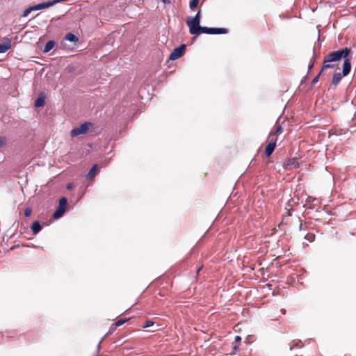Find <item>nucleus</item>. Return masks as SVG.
Returning <instances> with one entry per match:
<instances>
[{
    "label": "nucleus",
    "mask_w": 356,
    "mask_h": 356,
    "mask_svg": "<svg viewBox=\"0 0 356 356\" xmlns=\"http://www.w3.org/2000/svg\"><path fill=\"white\" fill-rule=\"evenodd\" d=\"M321 73H322V72H320L318 73V74L316 77H314V79H313V80H312V85L316 84V83L318 81V79H319V77H320V76H321Z\"/></svg>",
    "instance_id": "obj_25"
},
{
    "label": "nucleus",
    "mask_w": 356,
    "mask_h": 356,
    "mask_svg": "<svg viewBox=\"0 0 356 356\" xmlns=\"http://www.w3.org/2000/svg\"><path fill=\"white\" fill-rule=\"evenodd\" d=\"M154 321L150 320H147L145 323L142 325L143 328H147L149 327H151L154 325Z\"/></svg>",
    "instance_id": "obj_21"
},
{
    "label": "nucleus",
    "mask_w": 356,
    "mask_h": 356,
    "mask_svg": "<svg viewBox=\"0 0 356 356\" xmlns=\"http://www.w3.org/2000/svg\"><path fill=\"white\" fill-rule=\"evenodd\" d=\"M197 33H193V35H199L201 33L206 34H226L228 33V30L225 28H209L205 26H200L197 29Z\"/></svg>",
    "instance_id": "obj_3"
},
{
    "label": "nucleus",
    "mask_w": 356,
    "mask_h": 356,
    "mask_svg": "<svg viewBox=\"0 0 356 356\" xmlns=\"http://www.w3.org/2000/svg\"><path fill=\"white\" fill-rule=\"evenodd\" d=\"M11 46V40L8 38H4L3 42L0 44V54L6 52Z\"/></svg>",
    "instance_id": "obj_6"
},
{
    "label": "nucleus",
    "mask_w": 356,
    "mask_h": 356,
    "mask_svg": "<svg viewBox=\"0 0 356 356\" xmlns=\"http://www.w3.org/2000/svg\"><path fill=\"white\" fill-rule=\"evenodd\" d=\"M343 76H344L340 72L334 73L332 79L331 84L336 87L340 83Z\"/></svg>",
    "instance_id": "obj_9"
},
{
    "label": "nucleus",
    "mask_w": 356,
    "mask_h": 356,
    "mask_svg": "<svg viewBox=\"0 0 356 356\" xmlns=\"http://www.w3.org/2000/svg\"><path fill=\"white\" fill-rule=\"evenodd\" d=\"M72 188V184H68L67 186V189H71Z\"/></svg>",
    "instance_id": "obj_32"
},
{
    "label": "nucleus",
    "mask_w": 356,
    "mask_h": 356,
    "mask_svg": "<svg viewBox=\"0 0 356 356\" xmlns=\"http://www.w3.org/2000/svg\"><path fill=\"white\" fill-rule=\"evenodd\" d=\"M92 127V123L86 122L82 123L79 127L72 129L70 131L72 137H76L79 135L85 134L88 132L89 129Z\"/></svg>",
    "instance_id": "obj_4"
},
{
    "label": "nucleus",
    "mask_w": 356,
    "mask_h": 356,
    "mask_svg": "<svg viewBox=\"0 0 356 356\" xmlns=\"http://www.w3.org/2000/svg\"><path fill=\"white\" fill-rule=\"evenodd\" d=\"M65 210L63 209V208H57V209L55 211V212L53 214V217L54 218H60L63 213H65Z\"/></svg>",
    "instance_id": "obj_13"
},
{
    "label": "nucleus",
    "mask_w": 356,
    "mask_h": 356,
    "mask_svg": "<svg viewBox=\"0 0 356 356\" xmlns=\"http://www.w3.org/2000/svg\"><path fill=\"white\" fill-rule=\"evenodd\" d=\"M241 337L240 336H236L235 338H234V341L236 343H238V342H241Z\"/></svg>",
    "instance_id": "obj_29"
},
{
    "label": "nucleus",
    "mask_w": 356,
    "mask_h": 356,
    "mask_svg": "<svg viewBox=\"0 0 356 356\" xmlns=\"http://www.w3.org/2000/svg\"><path fill=\"white\" fill-rule=\"evenodd\" d=\"M161 1L164 3H170L171 2V0H161Z\"/></svg>",
    "instance_id": "obj_31"
},
{
    "label": "nucleus",
    "mask_w": 356,
    "mask_h": 356,
    "mask_svg": "<svg viewBox=\"0 0 356 356\" xmlns=\"http://www.w3.org/2000/svg\"><path fill=\"white\" fill-rule=\"evenodd\" d=\"M116 328H117V327L115 325L114 323H113L111 325V327H110V328H109L106 335L108 336V335L112 334L115 331Z\"/></svg>",
    "instance_id": "obj_23"
},
{
    "label": "nucleus",
    "mask_w": 356,
    "mask_h": 356,
    "mask_svg": "<svg viewBox=\"0 0 356 356\" xmlns=\"http://www.w3.org/2000/svg\"><path fill=\"white\" fill-rule=\"evenodd\" d=\"M65 40L74 42H76L79 41L78 38L74 34L71 33H69L66 35Z\"/></svg>",
    "instance_id": "obj_14"
},
{
    "label": "nucleus",
    "mask_w": 356,
    "mask_h": 356,
    "mask_svg": "<svg viewBox=\"0 0 356 356\" xmlns=\"http://www.w3.org/2000/svg\"><path fill=\"white\" fill-rule=\"evenodd\" d=\"M67 204V200L65 197H62L59 200V205L58 208H63V209L66 210Z\"/></svg>",
    "instance_id": "obj_16"
},
{
    "label": "nucleus",
    "mask_w": 356,
    "mask_h": 356,
    "mask_svg": "<svg viewBox=\"0 0 356 356\" xmlns=\"http://www.w3.org/2000/svg\"><path fill=\"white\" fill-rule=\"evenodd\" d=\"M33 10H34L33 6L26 9L24 12L23 16H24V17L27 16L31 13V11Z\"/></svg>",
    "instance_id": "obj_27"
},
{
    "label": "nucleus",
    "mask_w": 356,
    "mask_h": 356,
    "mask_svg": "<svg viewBox=\"0 0 356 356\" xmlns=\"http://www.w3.org/2000/svg\"><path fill=\"white\" fill-rule=\"evenodd\" d=\"M334 67H335V64H330V63H323V67H322L321 72H323V71L325 69L333 68Z\"/></svg>",
    "instance_id": "obj_20"
},
{
    "label": "nucleus",
    "mask_w": 356,
    "mask_h": 356,
    "mask_svg": "<svg viewBox=\"0 0 356 356\" xmlns=\"http://www.w3.org/2000/svg\"><path fill=\"white\" fill-rule=\"evenodd\" d=\"M42 229V226L39 221H35L31 225V230L34 234H37Z\"/></svg>",
    "instance_id": "obj_11"
},
{
    "label": "nucleus",
    "mask_w": 356,
    "mask_h": 356,
    "mask_svg": "<svg viewBox=\"0 0 356 356\" xmlns=\"http://www.w3.org/2000/svg\"><path fill=\"white\" fill-rule=\"evenodd\" d=\"M312 66H313V63H312V64L309 65V69H310V68H312Z\"/></svg>",
    "instance_id": "obj_35"
},
{
    "label": "nucleus",
    "mask_w": 356,
    "mask_h": 356,
    "mask_svg": "<svg viewBox=\"0 0 356 356\" xmlns=\"http://www.w3.org/2000/svg\"><path fill=\"white\" fill-rule=\"evenodd\" d=\"M202 268V267L201 266V267H200V268H197V274H198V273H199V272L201 270Z\"/></svg>",
    "instance_id": "obj_33"
},
{
    "label": "nucleus",
    "mask_w": 356,
    "mask_h": 356,
    "mask_svg": "<svg viewBox=\"0 0 356 356\" xmlns=\"http://www.w3.org/2000/svg\"><path fill=\"white\" fill-rule=\"evenodd\" d=\"M199 3V0H191L190 1V8L191 9L195 8Z\"/></svg>",
    "instance_id": "obj_22"
},
{
    "label": "nucleus",
    "mask_w": 356,
    "mask_h": 356,
    "mask_svg": "<svg viewBox=\"0 0 356 356\" xmlns=\"http://www.w3.org/2000/svg\"><path fill=\"white\" fill-rule=\"evenodd\" d=\"M6 143V139L3 137L0 138V147L5 145Z\"/></svg>",
    "instance_id": "obj_28"
},
{
    "label": "nucleus",
    "mask_w": 356,
    "mask_h": 356,
    "mask_svg": "<svg viewBox=\"0 0 356 356\" xmlns=\"http://www.w3.org/2000/svg\"><path fill=\"white\" fill-rule=\"evenodd\" d=\"M55 42L54 40H49L48 41L44 47V49H43V52L44 53H47L49 52L50 50H51L54 46H55Z\"/></svg>",
    "instance_id": "obj_12"
},
{
    "label": "nucleus",
    "mask_w": 356,
    "mask_h": 356,
    "mask_svg": "<svg viewBox=\"0 0 356 356\" xmlns=\"http://www.w3.org/2000/svg\"><path fill=\"white\" fill-rule=\"evenodd\" d=\"M268 140L269 143H273L275 145H276L277 140V136L273 134V133H270L268 137Z\"/></svg>",
    "instance_id": "obj_17"
},
{
    "label": "nucleus",
    "mask_w": 356,
    "mask_h": 356,
    "mask_svg": "<svg viewBox=\"0 0 356 356\" xmlns=\"http://www.w3.org/2000/svg\"><path fill=\"white\" fill-rule=\"evenodd\" d=\"M32 213V209L31 208H26L24 211V215L26 217H29L31 216Z\"/></svg>",
    "instance_id": "obj_26"
},
{
    "label": "nucleus",
    "mask_w": 356,
    "mask_h": 356,
    "mask_svg": "<svg viewBox=\"0 0 356 356\" xmlns=\"http://www.w3.org/2000/svg\"><path fill=\"white\" fill-rule=\"evenodd\" d=\"M286 164L287 165H293L295 168H299V163L296 158H291L288 159V161L286 162Z\"/></svg>",
    "instance_id": "obj_15"
},
{
    "label": "nucleus",
    "mask_w": 356,
    "mask_h": 356,
    "mask_svg": "<svg viewBox=\"0 0 356 356\" xmlns=\"http://www.w3.org/2000/svg\"><path fill=\"white\" fill-rule=\"evenodd\" d=\"M186 47V44H184L180 45L179 47L174 49L169 56V59L175 60L181 57L185 53Z\"/></svg>",
    "instance_id": "obj_5"
},
{
    "label": "nucleus",
    "mask_w": 356,
    "mask_h": 356,
    "mask_svg": "<svg viewBox=\"0 0 356 356\" xmlns=\"http://www.w3.org/2000/svg\"><path fill=\"white\" fill-rule=\"evenodd\" d=\"M98 173V165L95 164L92 165V168L90 170V171L88 172L86 177L90 180H93L95 177Z\"/></svg>",
    "instance_id": "obj_8"
},
{
    "label": "nucleus",
    "mask_w": 356,
    "mask_h": 356,
    "mask_svg": "<svg viewBox=\"0 0 356 356\" xmlns=\"http://www.w3.org/2000/svg\"><path fill=\"white\" fill-rule=\"evenodd\" d=\"M350 53V49L346 47L343 49L329 53L324 57L323 63H332L344 58L343 63V75L347 76L351 70L350 60L348 58V56Z\"/></svg>",
    "instance_id": "obj_1"
},
{
    "label": "nucleus",
    "mask_w": 356,
    "mask_h": 356,
    "mask_svg": "<svg viewBox=\"0 0 356 356\" xmlns=\"http://www.w3.org/2000/svg\"><path fill=\"white\" fill-rule=\"evenodd\" d=\"M302 229V224L300 223L299 229L301 230Z\"/></svg>",
    "instance_id": "obj_34"
},
{
    "label": "nucleus",
    "mask_w": 356,
    "mask_h": 356,
    "mask_svg": "<svg viewBox=\"0 0 356 356\" xmlns=\"http://www.w3.org/2000/svg\"><path fill=\"white\" fill-rule=\"evenodd\" d=\"M276 147V145L273 143H268L265 148V154L267 157H269L274 152Z\"/></svg>",
    "instance_id": "obj_10"
},
{
    "label": "nucleus",
    "mask_w": 356,
    "mask_h": 356,
    "mask_svg": "<svg viewBox=\"0 0 356 356\" xmlns=\"http://www.w3.org/2000/svg\"><path fill=\"white\" fill-rule=\"evenodd\" d=\"M45 104V95L44 92H40L38 97L35 102V107H42Z\"/></svg>",
    "instance_id": "obj_7"
},
{
    "label": "nucleus",
    "mask_w": 356,
    "mask_h": 356,
    "mask_svg": "<svg viewBox=\"0 0 356 356\" xmlns=\"http://www.w3.org/2000/svg\"><path fill=\"white\" fill-rule=\"evenodd\" d=\"M127 319H119L115 323H114L115 325L118 327L122 325H123L125 322H127Z\"/></svg>",
    "instance_id": "obj_24"
},
{
    "label": "nucleus",
    "mask_w": 356,
    "mask_h": 356,
    "mask_svg": "<svg viewBox=\"0 0 356 356\" xmlns=\"http://www.w3.org/2000/svg\"><path fill=\"white\" fill-rule=\"evenodd\" d=\"M238 346H236V345H235V346L233 347V351H232V354H235V353H236V351H238Z\"/></svg>",
    "instance_id": "obj_30"
},
{
    "label": "nucleus",
    "mask_w": 356,
    "mask_h": 356,
    "mask_svg": "<svg viewBox=\"0 0 356 356\" xmlns=\"http://www.w3.org/2000/svg\"><path fill=\"white\" fill-rule=\"evenodd\" d=\"M201 10L196 13V15L193 18H188L186 19V22L188 26L189 27V32L191 35L193 33H197V29L200 27V19H201Z\"/></svg>",
    "instance_id": "obj_2"
},
{
    "label": "nucleus",
    "mask_w": 356,
    "mask_h": 356,
    "mask_svg": "<svg viewBox=\"0 0 356 356\" xmlns=\"http://www.w3.org/2000/svg\"><path fill=\"white\" fill-rule=\"evenodd\" d=\"M305 238L312 243L315 240V234L313 233H308L305 236Z\"/></svg>",
    "instance_id": "obj_18"
},
{
    "label": "nucleus",
    "mask_w": 356,
    "mask_h": 356,
    "mask_svg": "<svg viewBox=\"0 0 356 356\" xmlns=\"http://www.w3.org/2000/svg\"><path fill=\"white\" fill-rule=\"evenodd\" d=\"M282 131H283V129H282V126L278 124L276 126L275 130L273 134L276 136H279L280 134H281L282 133Z\"/></svg>",
    "instance_id": "obj_19"
}]
</instances>
